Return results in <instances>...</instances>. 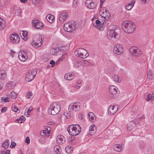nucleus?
<instances>
[{"label":"nucleus","instance_id":"nucleus-1","mask_svg":"<svg viewBox=\"0 0 154 154\" xmlns=\"http://www.w3.org/2000/svg\"><path fill=\"white\" fill-rule=\"evenodd\" d=\"M122 29L128 33H133L135 28L134 23L131 21L127 20L123 22L122 24Z\"/></svg>","mask_w":154,"mask_h":154},{"label":"nucleus","instance_id":"nucleus-2","mask_svg":"<svg viewBox=\"0 0 154 154\" xmlns=\"http://www.w3.org/2000/svg\"><path fill=\"white\" fill-rule=\"evenodd\" d=\"M78 27L77 23L72 21L65 23L63 26V29L66 32H71L75 30Z\"/></svg>","mask_w":154,"mask_h":154},{"label":"nucleus","instance_id":"nucleus-3","mask_svg":"<svg viewBox=\"0 0 154 154\" xmlns=\"http://www.w3.org/2000/svg\"><path fill=\"white\" fill-rule=\"evenodd\" d=\"M60 110V105L58 103H54L50 105L48 112L50 114L54 115L58 113Z\"/></svg>","mask_w":154,"mask_h":154},{"label":"nucleus","instance_id":"nucleus-4","mask_svg":"<svg viewBox=\"0 0 154 154\" xmlns=\"http://www.w3.org/2000/svg\"><path fill=\"white\" fill-rule=\"evenodd\" d=\"M74 54L76 56L83 59L87 57L89 55L87 51L85 50L82 48L77 49L75 51Z\"/></svg>","mask_w":154,"mask_h":154},{"label":"nucleus","instance_id":"nucleus-5","mask_svg":"<svg viewBox=\"0 0 154 154\" xmlns=\"http://www.w3.org/2000/svg\"><path fill=\"white\" fill-rule=\"evenodd\" d=\"M37 72V69H32L29 70L26 75V81L29 82L35 78Z\"/></svg>","mask_w":154,"mask_h":154},{"label":"nucleus","instance_id":"nucleus-6","mask_svg":"<svg viewBox=\"0 0 154 154\" xmlns=\"http://www.w3.org/2000/svg\"><path fill=\"white\" fill-rule=\"evenodd\" d=\"M80 103L76 102L74 103H71L69 106L68 110L69 112L72 111L75 112L79 111L80 109Z\"/></svg>","mask_w":154,"mask_h":154},{"label":"nucleus","instance_id":"nucleus-7","mask_svg":"<svg viewBox=\"0 0 154 154\" xmlns=\"http://www.w3.org/2000/svg\"><path fill=\"white\" fill-rule=\"evenodd\" d=\"M129 51L131 54L133 56L139 57L141 54V52L140 50L135 47L130 48Z\"/></svg>","mask_w":154,"mask_h":154},{"label":"nucleus","instance_id":"nucleus-8","mask_svg":"<svg viewBox=\"0 0 154 154\" xmlns=\"http://www.w3.org/2000/svg\"><path fill=\"white\" fill-rule=\"evenodd\" d=\"M120 32L119 29H116L115 30H109L108 35L110 38H116V36L118 35Z\"/></svg>","mask_w":154,"mask_h":154},{"label":"nucleus","instance_id":"nucleus-9","mask_svg":"<svg viewBox=\"0 0 154 154\" xmlns=\"http://www.w3.org/2000/svg\"><path fill=\"white\" fill-rule=\"evenodd\" d=\"M113 51L115 54H121L123 51V46L119 44L116 45L113 48Z\"/></svg>","mask_w":154,"mask_h":154},{"label":"nucleus","instance_id":"nucleus-10","mask_svg":"<svg viewBox=\"0 0 154 154\" xmlns=\"http://www.w3.org/2000/svg\"><path fill=\"white\" fill-rule=\"evenodd\" d=\"M32 24L34 27L36 29H41L43 27V23L38 20H33Z\"/></svg>","mask_w":154,"mask_h":154},{"label":"nucleus","instance_id":"nucleus-11","mask_svg":"<svg viewBox=\"0 0 154 154\" xmlns=\"http://www.w3.org/2000/svg\"><path fill=\"white\" fill-rule=\"evenodd\" d=\"M118 108L117 105H115L113 104L110 105L109 107L108 111L109 115H113L117 111Z\"/></svg>","mask_w":154,"mask_h":154},{"label":"nucleus","instance_id":"nucleus-12","mask_svg":"<svg viewBox=\"0 0 154 154\" xmlns=\"http://www.w3.org/2000/svg\"><path fill=\"white\" fill-rule=\"evenodd\" d=\"M26 51L23 50V51L20 52L19 54L18 57L20 60L23 62L25 61L28 58L26 53Z\"/></svg>","mask_w":154,"mask_h":154},{"label":"nucleus","instance_id":"nucleus-13","mask_svg":"<svg viewBox=\"0 0 154 154\" xmlns=\"http://www.w3.org/2000/svg\"><path fill=\"white\" fill-rule=\"evenodd\" d=\"M10 39L13 43H17L19 41V37L16 34H12L10 35Z\"/></svg>","mask_w":154,"mask_h":154},{"label":"nucleus","instance_id":"nucleus-14","mask_svg":"<svg viewBox=\"0 0 154 154\" xmlns=\"http://www.w3.org/2000/svg\"><path fill=\"white\" fill-rule=\"evenodd\" d=\"M69 13L68 12H63L60 15L59 20L60 22H63L68 17Z\"/></svg>","mask_w":154,"mask_h":154},{"label":"nucleus","instance_id":"nucleus-15","mask_svg":"<svg viewBox=\"0 0 154 154\" xmlns=\"http://www.w3.org/2000/svg\"><path fill=\"white\" fill-rule=\"evenodd\" d=\"M91 2L90 0H87L85 3L86 6L88 8L93 9L96 8L97 5L94 2Z\"/></svg>","mask_w":154,"mask_h":154},{"label":"nucleus","instance_id":"nucleus-16","mask_svg":"<svg viewBox=\"0 0 154 154\" xmlns=\"http://www.w3.org/2000/svg\"><path fill=\"white\" fill-rule=\"evenodd\" d=\"M65 138L63 135H57L56 138V141L57 144L61 145L64 143L65 141Z\"/></svg>","mask_w":154,"mask_h":154},{"label":"nucleus","instance_id":"nucleus-17","mask_svg":"<svg viewBox=\"0 0 154 154\" xmlns=\"http://www.w3.org/2000/svg\"><path fill=\"white\" fill-rule=\"evenodd\" d=\"M135 127H136V123L134 121H132L127 124V129L128 131H130L134 129Z\"/></svg>","mask_w":154,"mask_h":154},{"label":"nucleus","instance_id":"nucleus-18","mask_svg":"<svg viewBox=\"0 0 154 154\" xmlns=\"http://www.w3.org/2000/svg\"><path fill=\"white\" fill-rule=\"evenodd\" d=\"M123 145L124 144H116L113 146V148L116 151L120 152L123 150Z\"/></svg>","mask_w":154,"mask_h":154},{"label":"nucleus","instance_id":"nucleus-19","mask_svg":"<svg viewBox=\"0 0 154 154\" xmlns=\"http://www.w3.org/2000/svg\"><path fill=\"white\" fill-rule=\"evenodd\" d=\"M74 135H78L79 134L81 131V127L79 125H75L74 126Z\"/></svg>","mask_w":154,"mask_h":154},{"label":"nucleus","instance_id":"nucleus-20","mask_svg":"<svg viewBox=\"0 0 154 154\" xmlns=\"http://www.w3.org/2000/svg\"><path fill=\"white\" fill-rule=\"evenodd\" d=\"M44 129V130H42L40 131V134L41 135L42 133L45 134V135H47L48 134L49 135L51 134L50 132L51 128L50 127L46 126Z\"/></svg>","mask_w":154,"mask_h":154},{"label":"nucleus","instance_id":"nucleus-21","mask_svg":"<svg viewBox=\"0 0 154 154\" xmlns=\"http://www.w3.org/2000/svg\"><path fill=\"white\" fill-rule=\"evenodd\" d=\"M74 126L73 125H70L67 128V130L69 135H74Z\"/></svg>","mask_w":154,"mask_h":154},{"label":"nucleus","instance_id":"nucleus-22","mask_svg":"<svg viewBox=\"0 0 154 154\" xmlns=\"http://www.w3.org/2000/svg\"><path fill=\"white\" fill-rule=\"evenodd\" d=\"M109 92L112 94H115L116 93L117 88L114 86H110L109 88Z\"/></svg>","mask_w":154,"mask_h":154},{"label":"nucleus","instance_id":"nucleus-23","mask_svg":"<svg viewBox=\"0 0 154 154\" xmlns=\"http://www.w3.org/2000/svg\"><path fill=\"white\" fill-rule=\"evenodd\" d=\"M20 34L24 40L26 41L27 40L28 33L26 31H21L20 32Z\"/></svg>","mask_w":154,"mask_h":154},{"label":"nucleus","instance_id":"nucleus-24","mask_svg":"<svg viewBox=\"0 0 154 154\" xmlns=\"http://www.w3.org/2000/svg\"><path fill=\"white\" fill-rule=\"evenodd\" d=\"M54 17L53 15L48 14L46 17L47 21L50 23H52L54 21Z\"/></svg>","mask_w":154,"mask_h":154},{"label":"nucleus","instance_id":"nucleus-25","mask_svg":"<svg viewBox=\"0 0 154 154\" xmlns=\"http://www.w3.org/2000/svg\"><path fill=\"white\" fill-rule=\"evenodd\" d=\"M74 77V75L70 73H67L64 76L65 79L68 80H70L73 79Z\"/></svg>","mask_w":154,"mask_h":154},{"label":"nucleus","instance_id":"nucleus-26","mask_svg":"<svg viewBox=\"0 0 154 154\" xmlns=\"http://www.w3.org/2000/svg\"><path fill=\"white\" fill-rule=\"evenodd\" d=\"M96 127L94 125H92L89 127V133L90 134H88L91 135V134H94L96 132Z\"/></svg>","mask_w":154,"mask_h":154},{"label":"nucleus","instance_id":"nucleus-27","mask_svg":"<svg viewBox=\"0 0 154 154\" xmlns=\"http://www.w3.org/2000/svg\"><path fill=\"white\" fill-rule=\"evenodd\" d=\"M6 73L4 70H0V79L4 80L6 77Z\"/></svg>","mask_w":154,"mask_h":154},{"label":"nucleus","instance_id":"nucleus-28","mask_svg":"<svg viewBox=\"0 0 154 154\" xmlns=\"http://www.w3.org/2000/svg\"><path fill=\"white\" fill-rule=\"evenodd\" d=\"M95 23L97 28L99 29H101L103 25L104 22L102 23L100 20H97L95 21Z\"/></svg>","mask_w":154,"mask_h":154},{"label":"nucleus","instance_id":"nucleus-29","mask_svg":"<svg viewBox=\"0 0 154 154\" xmlns=\"http://www.w3.org/2000/svg\"><path fill=\"white\" fill-rule=\"evenodd\" d=\"M94 114L91 112H90L88 114V116L89 118L90 121L92 122H94L95 121V118Z\"/></svg>","mask_w":154,"mask_h":154},{"label":"nucleus","instance_id":"nucleus-30","mask_svg":"<svg viewBox=\"0 0 154 154\" xmlns=\"http://www.w3.org/2000/svg\"><path fill=\"white\" fill-rule=\"evenodd\" d=\"M138 147L140 150H143L146 148V145L143 142H140L139 143Z\"/></svg>","mask_w":154,"mask_h":154},{"label":"nucleus","instance_id":"nucleus-31","mask_svg":"<svg viewBox=\"0 0 154 154\" xmlns=\"http://www.w3.org/2000/svg\"><path fill=\"white\" fill-rule=\"evenodd\" d=\"M9 140H6L3 142L2 144V147L5 149H6L9 146Z\"/></svg>","mask_w":154,"mask_h":154},{"label":"nucleus","instance_id":"nucleus-32","mask_svg":"<svg viewBox=\"0 0 154 154\" xmlns=\"http://www.w3.org/2000/svg\"><path fill=\"white\" fill-rule=\"evenodd\" d=\"M44 35H41L39 36H36V38H37L38 39L37 40H35L37 42H40L42 44L43 42V40L44 39Z\"/></svg>","mask_w":154,"mask_h":154},{"label":"nucleus","instance_id":"nucleus-33","mask_svg":"<svg viewBox=\"0 0 154 154\" xmlns=\"http://www.w3.org/2000/svg\"><path fill=\"white\" fill-rule=\"evenodd\" d=\"M32 44L33 46L37 47H39L42 45V43H41L37 42L35 41V38L34 40L33 41Z\"/></svg>","mask_w":154,"mask_h":154},{"label":"nucleus","instance_id":"nucleus-34","mask_svg":"<svg viewBox=\"0 0 154 154\" xmlns=\"http://www.w3.org/2000/svg\"><path fill=\"white\" fill-rule=\"evenodd\" d=\"M5 26V21L2 18H0V29L4 28Z\"/></svg>","mask_w":154,"mask_h":154},{"label":"nucleus","instance_id":"nucleus-35","mask_svg":"<svg viewBox=\"0 0 154 154\" xmlns=\"http://www.w3.org/2000/svg\"><path fill=\"white\" fill-rule=\"evenodd\" d=\"M54 150L57 154H59L61 150V149L60 148V146L58 145L55 146L54 147Z\"/></svg>","mask_w":154,"mask_h":154},{"label":"nucleus","instance_id":"nucleus-36","mask_svg":"<svg viewBox=\"0 0 154 154\" xmlns=\"http://www.w3.org/2000/svg\"><path fill=\"white\" fill-rule=\"evenodd\" d=\"M15 83L14 82H8L6 85V86L9 88H12L15 86Z\"/></svg>","mask_w":154,"mask_h":154},{"label":"nucleus","instance_id":"nucleus-37","mask_svg":"<svg viewBox=\"0 0 154 154\" xmlns=\"http://www.w3.org/2000/svg\"><path fill=\"white\" fill-rule=\"evenodd\" d=\"M67 56V54H64L56 62V63L58 64L60 61H62L64 58H65Z\"/></svg>","mask_w":154,"mask_h":154},{"label":"nucleus","instance_id":"nucleus-38","mask_svg":"<svg viewBox=\"0 0 154 154\" xmlns=\"http://www.w3.org/2000/svg\"><path fill=\"white\" fill-rule=\"evenodd\" d=\"M116 29H119V27L116 25H112L109 26L108 28L109 30H115Z\"/></svg>","mask_w":154,"mask_h":154},{"label":"nucleus","instance_id":"nucleus-39","mask_svg":"<svg viewBox=\"0 0 154 154\" xmlns=\"http://www.w3.org/2000/svg\"><path fill=\"white\" fill-rule=\"evenodd\" d=\"M73 147L71 146H68L65 148V150L67 153H70L72 151Z\"/></svg>","mask_w":154,"mask_h":154},{"label":"nucleus","instance_id":"nucleus-40","mask_svg":"<svg viewBox=\"0 0 154 154\" xmlns=\"http://www.w3.org/2000/svg\"><path fill=\"white\" fill-rule=\"evenodd\" d=\"M152 71L149 69L148 72L147 74V78L149 79H152L153 78V76L152 74Z\"/></svg>","mask_w":154,"mask_h":154},{"label":"nucleus","instance_id":"nucleus-41","mask_svg":"<svg viewBox=\"0 0 154 154\" xmlns=\"http://www.w3.org/2000/svg\"><path fill=\"white\" fill-rule=\"evenodd\" d=\"M81 62L80 60H75V66L76 68H78L81 64Z\"/></svg>","mask_w":154,"mask_h":154},{"label":"nucleus","instance_id":"nucleus-42","mask_svg":"<svg viewBox=\"0 0 154 154\" xmlns=\"http://www.w3.org/2000/svg\"><path fill=\"white\" fill-rule=\"evenodd\" d=\"M50 135H45V137H41L40 139L39 140V142L42 144L44 143L45 141V137H48Z\"/></svg>","mask_w":154,"mask_h":154},{"label":"nucleus","instance_id":"nucleus-43","mask_svg":"<svg viewBox=\"0 0 154 154\" xmlns=\"http://www.w3.org/2000/svg\"><path fill=\"white\" fill-rule=\"evenodd\" d=\"M113 77V79L115 81L117 82H121V79L119 78V77L118 75H115Z\"/></svg>","mask_w":154,"mask_h":154},{"label":"nucleus","instance_id":"nucleus-44","mask_svg":"<svg viewBox=\"0 0 154 154\" xmlns=\"http://www.w3.org/2000/svg\"><path fill=\"white\" fill-rule=\"evenodd\" d=\"M11 97L12 99H15L17 97V94L14 91L11 93Z\"/></svg>","mask_w":154,"mask_h":154},{"label":"nucleus","instance_id":"nucleus-45","mask_svg":"<svg viewBox=\"0 0 154 154\" xmlns=\"http://www.w3.org/2000/svg\"><path fill=\"white\" fill-rule=\"evenodd\" d=\"M75 136L76 135H70V136L68 138V141L71 142L74 141L75 139V137L74 136Z\"/></svg>","mask_w":154,"mask_h":154},{"label":"nucleus","instance_id":"nucleus-46","mask_svg":"<svg viewBox=\"0 0 154 154\" xmlns=\"http://www.w3.org/2000/svg\"><path fill=\"white\" fill-rule=\"evenodd\" d=\"M81 63L82 65L84 66H85L88 64V62L86 60H83L81 62Z\"/></svg>","mask_w":154,"mask_h":154},{"label":"nucleus","instance_id":"nucleus-47","mask_svg":"<svg viewBox=\"0 0 154 154\" xmlns=\"http://www.w3.org/2000/svg\"><path fill=\"white\" fill-rule=\"evenodd\" d=\"M32 95L33 94L32 92L30 91L28 92L26 95V97L27 99H29L31 98Z\"/></svg>","mask_w":154,"mask_h":154},{"label":"nucleus","instance_id":"nucleus-48","mask_svg":"<svg viewBox=\"0 0 154 154\" xmlns=\"http://www.w3.org/2000/svg\"><path fill=\"white\" fill-rule=\"evenodd\" d=\"M1 100L3 102H9L10 100L9 98L8 97H6L4 98V97H2L1 98Z\"/></svg>","mask_w":154,"mask_h":154},{"label":"nucleus","instance_id":"nucleus-49","mask_svg":"<svg viewBox=\"0 0 154 154\" xmlns=\"http://www.w3.org/2000/svg\"><path fill=\"white\" fill-rule=\"evenodd\" d=\"M51 52L52 54L55 55L58 52L57 49L51 50Z\"/></svg>","mask_w":154,"mask_h":154},{"label":"nucleus","instance_id":"nucleus-50","mask_svg":"<svg viewBox=\"0 0 154 154\" xmlns=\"http://www.w3.org/2000/svg\"><path fill=\"white\" fill-rule=\"evenodd\" d=\"M135 2V0H132L131 2L128 3L129 6H130L132 8L134 5Z\"/></svg>","mask_w":154,"mask_h":154},{"label":"nucleus","instance_id":"nucleus-51","mask_svg":"<svg viewBox=\"0 0 154 154\" xmlns=\"http://www.w3.org/2000/svg\"><path fill=\"white\" fill-rule=\"evenodd\" d=\"M152 98H154V95L152 93V94H149L147 96V99L148 100H151Z\"/></svg>","mask_w":154,"mask_h":154},{"label":"nucleus","instance_id":"nucleus-52","mask_svg":"<svg viewBox=\"0 0 154 154\" xmlns=\"http://www.w3.org/2000/svg\"><path fill=\"white\" fill-rule=\"evenodd\" d=\"M103 15H104L105 16L104 17L106 18V17L109 18L110 16V14L109 12L106 11V12L105 14H104Z\"/></svg>","mask_w":154,"mask_h":154},{"label":"nucleus","instance_id":"nucleus-53","mask_svg":"<svg viewBox=\"0 0 154 154\" xmlns=\"http://www.w3.org/2000/svg\"><path fill=\"white\" fill-rule=\"evenodd\" d=\"M20 119L21 120V122H20V123H22L25 120V117L23 116H20Z\"/></svg>","mask_w":154,"mask_h":154},{"label":"nucleus","instance_id":"nucleus-54","mask_svg":"<svg viewBox=\"0 0 154 154\" xmlns=\"http://www.w3.org/2000/svg\"><path fill=\"white\" fill-rule=\"evenodd\" d=\"M25 142L28 144L30 143V139L28 137H26Z\"/></svg>","mask_w":154,"mask_h":154},{"label":"nucleus","instance_id":"nucleus-55","mask_svg":"<svg viewBox=\"0 0 154 154\" xmlns=\"http://www.w3.org/2000/svg\"><path fill=\"white\" fill-rule=\"evenodd\" d=\"M16 145V143L14 142H12L11 144L10 145V147L11 148H13L15 147Z\"/></svg>","mask_w":154,"mask_h":154},{"label":"nucleus","instance_id":"nucleus-56","mask_svg":"<svg viewBox=\"0 0 154 154\" xmlns=\"http://www.w3.org/2000/svg\"><path fill=\"white\" fill-rule=\"evenodd\" d=\"M32 110V109H30V108H29V109H27V114H26V116L27 117H28L29 116V114L30 113V112H31Z\"/></svg>","mask_w":154,"mask_h":154},{"label":"nucleus","instance_id":"nucleus-57","mask_svg":"<svg viewBox=\"0 0 154 154\" xmlns=\"http://www.w3.org/2000/svg\"><path fill=\"white\" fill-rule=\"evenodd\" d=\"M15 52L13 51V50H11L10 52V54L11 55V56H12V57H13L14 56L15 54Z\"/></svg>","mask_w":154,"mask_h":154},{"label":"nucleus","instance_id":"nucleus-58","mask_svg":"<svg viewBox=\"0 0 154 154\" xmlns=\"http://www.w3.org/2000/svg\"><path fill=\"white\" fill-rule=\"evenodd\" d=\"M132 8L130 6H129L128 4V5L125 6V9L127 10H129Z\"/></svg>","mask_w":154,"mask_h":154},{"label":"nucleus","instance_id":"nucleus-59","mask_svg":"<svg viewBox=\"0 0 154 154\" xmlns=\"http://www.w3.org/2000/svg\"><path fill=\"white\" fill-rule=\"evenodd\" d=\"M7 109V108L6 107H4L2 108V112H5Z\"/></svg>","mask_w":154,"mask_h":154},{"label":"nucleus","instance_id":"nucleus-60","mask_svg":"<svg viewBox=\"0 0 154 154\" xmlns=\"http://www.w3.org/2000/svg\"><path fill=\"white\" fill-rule=\"evenodd\" d=\"M50 63L51 65H54L55 64V62L53 60H51L50 61Z\"/></svg>","mask_w":154,"mask_h":154},{"label":"nucleus","instance_id":"nucleus-61","mask_svg":"<svg viewBox=\"0 0 154 154\" xmlns=\"http://www.w3.org/2000/svg\"><path fill=\"white\" fill-rule=\"evenodd\" d=\"M13 110L14 112H16L18 110V109L16 106H14Z\"/></svg>","mask_w":154,"mask_h":154},{"label":"nucleus","instance_id":"nucleus-62","mask_svg":"<svg viewBox=\"0 0 154 154\" xmlns=\"http://www.w3.org/2000/svg\"><path fill=\"white\" fill-rule=\"evenodd\" d=\"M65 116L67 118H69L70 117V115H69L68 113H66V114H64Z\"/></svg>","mask_w":154,"mask_h":154},{"label":"nucleus","instance_id":"nucleus-63","mask_svg":"<svg viewBox=\"0 0 154 154\" xmlns=\"http://www.w3.org/2000/svg\"><path fill=\"white\" fill-rule=\"evenodd\" d=\"M79 119L81 120H82L83 119V117H82V114H80L79 116Z\"/></svg>","mask_w":154,"mask_h":154},{"label":"nucleus","instance_id":"nucleus-64","mask_svg":"<svg viewBox=\"0 0 154 154\" xmlns=\"http://www.w3.org/2000/svg\"><path fill=\"white\" fill-rule=\"evenodd\" d=\"M106 8H104V9H103V14H105L106 12Z\"/></svg>","mask_w":154,"mask_h":154}]
</instances>
